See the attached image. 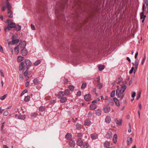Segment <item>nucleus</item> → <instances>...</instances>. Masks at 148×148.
Here are the masks:
<instances>
[{"mask_svg": "<svg viewBox=\"0 0 148 148\" xmlns=\"http://www.w3.org/2000/svg\"><path fill=\"white\" fill-rule=\"evenodd\" d=\"M76 143L78 146L81 147L83 145V141L81 138H79L77 140Z\"/></svg>", "mask_w": 148, "mask_h": 148, "instance_id": "nucleus-6", "label": "nucleus"}, {"mask_svg": "<svg viewBox=\"0 0 148 148\" xmlns=\"http://www.w3.org/2000/svg\"><path fill=\"white\" fill-rule=\"evenodd\" d=\"M19 70L25 71L24 73V75L25 77H28L29 67L26 66L24 65V63L23 62H21L19 65Z\"/></svg>", "mask_w": 148, "mask_h": 148, "instance_id": "nucleus-1", "label": "nucleus"}, {"mask_svg": "<svg viewBox=\"0 0 148 148\" xmlns=\"http://www.w3.org/2000/svg\"><path fill=\"white\" fill-rule=\"evenodd\" d=\"M82 94V92L80 91H78L77 93V96H80Z\"/></svg>", "mask_w": 148, "mask_h": 148, "instance_id": "nucleus-55", "label": "nucleus"}, {"mask_svg": "<svg viewBox=\"0 0 148 148\" xmlns=\"http://www.w3.org/2000/svg\"><path fill=\"white\" fill-rule=\"evenodd\" d=\"M115 122L116 124L118 125H121L122 123V119H120L119 121V120L117 119H115Z\"/></svg>", "mask_w": 148, "mask_h": 148, "instance_id": "nucleus-18", "label": "nucleus"}, {"mask_svg": "<svg viewBox=\"0 0 148 148\" xmlns=\"http://www.w3.org/2000/svg\"><path fill=\"white\" fill-rule=\"evenodd\" d=\"M90 121L89 119H87L85 121L84 124L86 126H89L90 124Z\"/></svg>", "mask_w": 148, "mask_h": 148, "instance_id": "nucleus-19", "label": "nucleus"}, {"mask_svg": "<svg viewBox=\"0 0 148 148\" xmlns=\"http://www.w3.org/2000/svg\"><path fill=\"white\" fill-rule=\"evenodd\" d=\"M24 57L21 56H19L17 59V61L18 62H21L24 59Z\"/></svg>", "mask_w": 148, "mask_h": 148, "instance_id": "nucleus-30", "label": "nucleus"}, {"mask_svg": "<svg viewBox=\"0 0 148 148\" xmlns=\"http://www.w3.org/2000/svg\"><path fill=\"white\" fill-rule=\"evenodd\" d=\"M134 67H132L131 68V69L130 70V71H129V73L130 74L132 73L133 71V70H134Z\"/></svg>", "mask_w": 148, "mask_h": 148, "instance_id": "nucleus-54", "label": "nucleus"}, {"mask_svg": "<svg viewBox=\"0 0 148 148\" xmlns=\"http://www.w3.org/2000/svg\"><path fill=\"white\" fill-rule=\"evenodd\" d=\"M40 62V60H38L34 63V64L35 66H37L39 64Z\"/></svg>", "mask_w": 148, "mask_h": 148, "instance_id": "nucleus-43", "label": "nucleus"}, {"mask_svg": "<svg viewBox=\"0 0 148 148\" xmlns=\"http://www.w3.org/2000/svg\"><path fill=\"white\" fill-rule=\"evenodd\" d=\"M86 83H83L82 84V85L81 88L82 89H84L86 87Z\"/></svg>", "mask_w": 148, "mask_h": 148, "instance_id": "nucleus-44", "label": "nucleus"}, {"mask_svg": "<svg viewBox=\"0 0 148 148\" xmlns=\"http://www.w3.org/2000/svg\"><path fill=\"white\" fill-rule=\"evenodd\" d=\"M9 112L8 111H5L3 113V115L5 116H7Z\"/></svg>", "mask_w": 148, "mask_h": 148, "instance_id": "nucleus-51", "label": "nucleus"}, {"mask_svg": "<svg viewBox=\"0 0 148 148\" xmlns=\"http://www.w3.org/2000/svg\"><path fill=\"white\" fill-rule=\"evenodd\" d=\"M136 93L135 92H132V98H134L135 96Z\"/></svg>", "mask_w": 148, "mask_h": 148, "instance_id": "nucleus-50", "label": "nucleus"}, {"mask_svg": "<svg viewBox=\"0 0 148 148\" xmlns=\"http://www.w3.org/2000/svg\"><path fill=\"white\" fill-rule=\"evenodd\" d=\"M103 108L104 112L106 113H108L111 110L110 107L108 106H105Z\"/></svg>", "mask_w": 148, "mask_h": 148, "instance_id": "nucleus-8", "label": "nucleus"}, {"mask_svg": "<svg viewBox=\"0 0 148 148\" xmlns=\"http://www.w3.org/2000/svg\"><path fill=\"white\" fill-rule=\"evenodd\" d=\"M127 88L125 85L122 86L120 90L119 88H117L116 90V95L118 98L120 97L121 95L124 92Z\"/></svg>", "mask_w": 148, "mask_h": 148, "instance_id": "nucleus-2", "label": "nucleus"}, {"mask_svg": "<svg viewBox=\"0 0 148 148\" xmlns=\"http://www.w3.org/2000/svg\"><path fill=\"white\" fill-rule=\"evenodd\" d=\"M6 96H7V94H5L3 96L1 97L0 98V99L2 100H3L4 99H5L6 98Z\"/></svg>", "mask_w": 148, "mask_h": 148, "instance_id": "nucleus-48", "label": "nucleus"}, {"mask_svg": "<svg viewBox=\"0 0 148 148\" xmlns=\"http://www.w3.org/2000/svg\"><path fill=\"white\" fill-rule=\"evenodd\" d=\"M104 146L107 148L110 147V143L108 141H106L104 143Z\"/></svg>", "mask_w": 148, "mask_h": 148, "instance_id": "nucleus-25", "label": "nucleus"}, {"mask_svg": "<svg viewBox=\"0 0 148 148\" xmlns=\"http://www.w3.org/2000/svg\"><path fill=\"white\" fill-rule=\"evenodd\" d=\"M8 16L10 18H12L13 17V14L12 12L10 10H9L8 12Z\"/></svg>", "mask_w": 148, "mask_h": 148, "instance_id": "nucleus-29", "label": "nucleus"}, {"mask_svg": "<svg viewBox=\"0 0 148 148\" xmlns=\"http://www.w3.org/2000/svg\"><path fill=\"white\" fill-rule=\"evenodd\" d=\"M103 86L102 84L101 83H99L98 85V87L99 89H100L102 88Z\"/></svg>", "mask_w": 148, "mask_h": 148, "instance_id": "nucleus-45", "label": "nucleus"}, {"mask_svg": "<svg viewBox=\"0 0 148 148\" xmlns=\"http://www.w3.org/2000/svg\"><path fill=\"white\" fill-rule=\"evenodd\" d=\"M138 66H136V65H135V67L134 69V73L136 72V70L137 69Z\"/></svg>", "mask_w": 148, "mask_h": 148, "instance_id": "nucleus-61", "label": "nucleus"}, {"mask_svg": "<svg viewBox=\"0 0 148 148\" xmlns=\"http://www.w3.org/2000/svg\"><path fill=\"white\" fill-rule=\"evenodd\" d=\"M64 94L63 91H60L59 92L57 97L58 99H60L64 96Z\"/></svg>", "mask_w": 148, "mask_h": 148, "instance_id": "nucleus-11", "label": "nucleus"}, {"mask_svg": "<svg viewBox=\"0 0 148 148\" xmlns=\"http://www.w3.org/2000/svg\"><path fill=\"white\" fill-rule=\"evenodd\" d=\"M33 82L35 85H37L38 83L39 80L37 78H35L33 80Z\"/></svg>", "mask_w": 148, "mask_h": 148, "instance_id": "nucleus-35", "label": "nucleus"}, {"mask_svg": "<svg viewBox=\"0 0 148 148\" xmlns=\"http://www.w3.org/2000/svg\"><path fill=\"white\" fill-rule=\"evenodd\" d=\"M56 102V101L55 100H53L49 102V104L52 105L54 104Z\"/></svg>", "mask_w": 148, "mask_h": 148, "instance_id": "nucleus-47", "label": "nucleus"}, {"mask_svg": "<svg viewBox=\"0 0 148 148\" xmlns=\"http://www.w3.org/2000/svg\"><path fill=\"white\" fill-rule=\"evenodd\" d=\"M89 146V144L87 143H84L83 145L84 148H88Z\"/></svg>", "mask_w": 148, "mask_h": 148, "instance_id": "nucleus-40", "label": "nucleus"}, {"mask_svg": "<svg viewBox=\"0 0 148 148\" xmlns=\"http://www.w3.org/2000/svg\"><path fill=\"white\" fill-rule=\"evenodd\" d=\"M108 103L111 105H113L114 104L113 100L111 99H109L108 100Z\"/></svg>", "mask_w": 148, "mask_h": 148, "instance_id": "nucleus-36", "label": "nucleus"}, {"mask_svg": "<svg viewBox=\"0 0 148 148\" xmlns=\"http://www.w3.org/2000/svg\"><path fill=\"white\" fill-rule=\"evenodd\" d=\"M31 117L34 118L36 117V114L35 113H33L31 116Z\"/></svg>", "mask_w": 148, "mask_h": 148, "instance_id": "nucleus-63", "label": "nucleus"}, {"mask_svg": "<svg viewBox=\"0 0 148 148\" xmlns=\"http://www.w3.org/2000/svg\"><path fill=\"white\" fill-rule=\"evenodd\" d=\"M60 99V101L62 103H64L66 102L67 100V99L65 97H62Z\"/></svg>", "mask_w": 148, "mask_h": 148, "instance_id": "nucleus-27", "label": "nucleus"}, {"mask_svg": "<svg viewBox=\"0 0 148 148\" xmlns=\"http://www.w3.org/2000/svg\"><path fill=\"white\" fill-rule=\"evenodd\" d=\"M71 137L72 134L69 133H67L65 136V138L67 140H69L71 138Z\"/></svg>", "mask_w": 148, "mask_h": 148, "instance_id": "nucleus-14", "label": "nucleus"}, {"mask_svg": "<svg viewBox=\"0 0 148 148\" xmlns=\"http://www.w3.org/2000/svg\"><path fill=\"white\" fill-rule=\"evenodd\" d=\"M91 137L92 140H95L98 137V135L96 134H93L91 135Z\"/></svg>", "mask_w": 148, "mask_h": 148, "instance_id": "nucleus-13", "label": "nucleus"}, {"mask_svg": "<svg viewBox=\"0 0 148 148\" xmlns=\"http://www.w3.org/2000/svg\"><path fill=\"white\" fill-rule=\"evenodd\" d=\"M27 90H25L23 91L21 95V96L23 95L25 93H27Z\"/></svg>", "mask_w": 148, "mask_h": 148, "instance_id": "nucleus-49", "label": "nucleus"}, {"mask_svg": "<svg viewBox=\"0 0 148 148\" xmlns=\"http://www.w3.org/2000/svg\"><path fill=\"white\" fill-rule=\"evenodd\" d=\"M21 53L23 56H25L27 54V51L25 48H23L21 51Z\"/></svg>", "mask_w": 148, "mask_h": 148, "instance_id": "nucleus-9", "label": "nucleus"}, {"mask_svg": "<svg viewBox=\"0 0 148 148\" xmlns=\"http://www.w3.org/2000/svg\"><path fill=\"white\" fill-rule=\"evenodd\" d=\"M21 26L19 25H17L16 26L14 27L15 30L17 31H20L21 29Z\"/></svg>", "mask_w": 148, "mask_h": 148, "instance_id": "nucleus-24", "label": "nucleus"}, {"mask_svg": "<svg viewBox=\"0 0 148 148\" xmlns=\"http://www.w3.org/2000/svg\"><path fill=\"white\" fill-rule=\"evenodd\" d=\"M141 94L140 92H139L138 93L136 97L137 100H138L140 97Z\"/></svg>", "mask_w": 148, "mask_h": 148, "instance_id": "nucleus-38", "label": "nucleus"}, {"mask_svg": "<svg viewBox=\"0 0 148 148\" xmlns=\"http://www.w3.org/2000/svg\"><path fill=\"white\" fill-rule=\"evenodd\" d=\"M69 88L70 90L73 91L74 89V87L73 85H70L69 86Z\"/></svg>", "mask_w": 148, "mask_h": 148, "instance_id": "nucleus-42", "label": "nucleus"}, {"mask_svg": "<svg viewBox=\"0 0 148 148\" xmlns=\"http://www.w3.org/2000/svg\"><path fill=\"white\" fill-rule=\"evenodd\" d=\"M115 90H113L112 91L110 94V97H114L115 95Z\"/></svg>", "mask_w": 148, "mask_h": 148, "instance_id": "nucleus-41", "label": "nucleus"}, {"mask_svg": "<svg viewBox=\"0 0 148 148\" xmlns=\"http://www.w3.org/2000/svg\"><path fill=\"white\" fill-rule=\"evenodd\" d=\"M4 123H5V122H3L1 124V131H2V130H3V127L4 126Z\"/></svg>", "mask_w": 148, "mask_h": 148, "instance_id": "nucleus-58", "label": "nucleus"}, {"mask_svg": "<svg viewBox=\"0 0 148 148\" xmlns=\"http://www.w3.org/2000/svg\"><path fill=\"white\" fill-rule=\"evenodd\" d=\"M45 109V106H41L39 107V110L40 111L43 112L44 111Z\"/></svg>", "mask_w": 148, "mask_h": 148, "instance_id": "nucleus-32", "label": "nucleus"}, {"mask_svg": "<svg viewBox=\"0 0 148 148\" xmlns=\"http://www.w3.org/2000/svg\"><path fill=\"white\" fill-rule=\"evenodd\" d=\"M96 81H97V82L98 83H100L99 82L100 81V78L99 77H98L96 78Z\"/></svg>", "mask_w": 148, "mask_h": 148, "instance_id": "nucleus-62", "label": "nucleus"}, {"mask_svg": "<svg viewBox=\"0 0 148 148\" xmlns=\"http://www.w3.org/2000/svg\"><path fill=\"white\" fill-rule=\"evenodd\" d=\"M18 119H19L24 120L26 118V116L24 114L19 115L18 116Z\"/></svg>", "mask_w": 148, "mask_h": 148, "instance_id": "nucleus-22", "label": "nucleus"}, {"mask_svg": "<svg viewBox=\"0 0 148 148\" xmlns=\"http://www.w3.org/2000/svg\"><path fill=\"white\" fill-rule=\"evenodd\" d=\"M20 44L22 47L23 48H25V47L26 45V43L25 41H23L20 43Z\"/></svg>", "mask_w": 148, "mask_h": 148, "instance_id": "nucleus-28", "label": "nucleus"}, {"mask_svg": "<svg viewBox=\"0 0 148 148\" xmlns=\"http://www.w3.org/2000/svg\"><path fill=\"white\" fill-rule=\"evenodd\" d=\"M70 93V91L69 89H66L64 92V95L66 96H68Z\"/></svg>", "mask_w": 148, "mask_h": 148, "instance_id": "nucleus-33", "label": "nucleus"}, {"mask_svg": "<svg viewBox=\"0 0 148 148\" xmlns=\"http://www.w3.org/2000/svg\"><path fill=\"white\" fill-rule=\"evenodd\" d=\"M97 107V105L95 104H92L90 106V109L92 110H93L96 109Z\"/></svg>", "mask_w": 148, "mask_h": 148, "instance_id": "nucleus-16", "label": "nucleus"}, {"mask_svg": "<svg viewBox=\"0 0 148 148\" xmlns=\"http://www.w3.org/2000/svg\"><path fill=\"white\" fill-rule=\"evenodd\" d=\"M145 59H146V56H145V55L144 56V57L143 58L142 62V64H144V63L145 60Z\"/></svg>", "mask_w": 148, "mask_h": 148, "instance_id": "nucleus-53", "label": "nucleus"}, {"mask_svg": "<svg viewBox=\"0 0 148 148\" xmlns=\"http://www.w3.org/2000/svg\"><path fill=\"white\" fill-rule=\"evenodd\" d=\"M76 126L77 129L78 130H80L81 128V125L79 123H77L76 125Z\"/></svg>", "mask_w": 148, "mask_h": 148, "instance_id": "nucleus-39", "label": "nucleus"}, {"mask_svg": "<svg viewBox=\"0 0 148 148\" xmlns=\"http://www.w3.org/2000/svg\"><path fill=\"white\" fill-rule=\"evenodd\" d=\"M15 27V24L13 23H10L7 25V26L5 29L6 32L9 31L11 28H14Z\"/></svg>", "mask_w": 148, "mask_h": 148, "instance_id": "nucleus-3", "label": "nucleus"}, {"mask_svg": "<svg viewBox=\"0 0 148 148\" xmlns=\"http://www.w3.org/2000/svg\"><path fill=\"white\" fill-rule=\"evenodd\" d=\"M132 142V139L131 137H128L127 138V144L129 145Z\"/></svg>", "mask_w": 148, "mask_h": 148, "instance_id": "nucleus-21", "label": "nucleus"}, {"mask_svg": "<svg viewBox=\"0 0 148 148\" xmlns=\"http://www.w3.org/2000/svg\"><path fill=\"white\" fill-rule=\"evenodd\" d=\"M30 97L29 96H25L24 99V100L25 102H28L30 100Z\"/></svg>", "mask_w": 148, "mask_h": 148, "instance_id": "nucleus-34", "label": "nucleus"}, {"mask_svg": "<svg viewBox=\"0 0 148 148\" xmlns=\"http://www.w3.org/2000/svg\"><path fill=\"white\" fill-rule=\"evenodd\" d=\"M117 135L116 134H114L113 140V141L114 143H116L117 142Z\"/></svg>", "mask_w": 148, "mask_h": 148, "instance_id": "nucleus-26", "label": "nucleus"}, {"mask_svg": "<svg viewBox=\"0 0 148 148\" xmlns=\"http://www.w3.org/2000/svg\"><path fill=\"white\" fill-rule=\"evenodd\" d=\"M69 144L71 147H74L75 145V141L73 140H71L69 142Z\"/></svg>", "mask_w": 148, "mask_h": 148, "instance_id": "nucleus-7", "label": "nucleus"}, {"mask_svg": "<svg viewBox=\"0 0 148 148\" xmlns=\"http://www.w3.org/2000/svg\"><path fill=\"white\" fill-rule=\"evenodd\" d=\"M19 46H17L16 47L14 48V50L16 51L17 54H18L19 53Z\"/></svg>", "mask_w": 148, "mask_h": 148, "instance_id": "nucleus-37", "label": "nucleus"}, {"mask_svg": "<svg viewBox=\"0 0 148 148\" xmlns=\"http://www.w3.org/2000/svg\"><path fill=\"white\" fill-rule=\"evenodd\" d=\"M146 9L145 8V4H143L142 8L143 12L141 13L140 19L144 18L145 19V18L146 17V15L144 14V12L146 11Z\"/></svg>", "mask_w": 148, "mask_h": 148, "instance_id": "nucleus-5", "label": "nucleus"}, {"mask_svg": "<svg viewBox=\"0 0 148 148\" xmlns=\"http://www.w3.org/2000/svg\"><path fill=\"white\" fill-rule=\"evenodd\" d=\"M17 37L14 35L12 36V43L11 44L12 45L18 43L19 42V40L17 39Z\"/></svg>", "mask_w": 148, "mask_h": 148, "instance_id": "nucleus-4", "label": "nucleus"}, {"mask_svg": "<svg viewBox=\"0 0 148 148\" xmlns=\"http://www.w3.org/2000/svg\"><path fill=\"white\" fill-rule=\"evenodd\" d=\"M92 112H90L88 113V116L89 117H91L92 116Z\"/></svg>", "mask_w": 148, "mask_h": 148, "instance_id": "nucleus-52", "label": "nucleus"}, {"mask_svg": "<svg viewBox=\"0 0 148 148\" xmlns=\"http://www.w3.org/2000/svg\"><path fill=\"white\" fill-rule=\"evenodd\" d=\"M111 120V118L110 116H107L105 119L106 122L108 123H110Z\"/></svg>", "mask_w": 148, "mask_h": 148, "instance_id": "nucleus-23", "label": "nucleus"}, {"mask_svg": "<svg viewBox=\"0 0 148 148\" xmlns=\"http://www.w3.org/2000/svg\"><path fill=\"white\" fill-rule=\"evenodd\" d=\"M77 136L79 138H81L83 136V134L82 133H78L77 134Z\"/></svg>", "mask_w": 148, "mask_h": 148, "instance_id": "nucleus-46", "label": "nucleus"}, {"mask_svg": "<svg viewBox=\"0 0 148 148\" xmlns=\"http://www.w3.org/2000/svg\"><path fill=\"white\" fill-rule=\"evenodd\" d=\"M112 133L110 131H108L106 135L107 137L108 138H111L112 137Z\"/></svg>", "mask_w": 148, "mask_h": 148, "instance_id": "nucleus-17", "label": "nucleus"}, {"mask_svg": "<svg viewBox=\"0 0 148 148\" xmlns=\"http://www.w3.org/2000/svg\"><path fill=\"white\" fill-rule=\"evenodd\" d=\"M114 102L116 105L119 106L120 105V103L118 99L116 98H113Z\"/></svg>", "mask_w": 148, "mask_h": 148, "instance_id": "nucleus-12", "label": "nucleus"}, {"mask_svg": "<svg viewBox=\"0 0 148 148\" xmlns=\"http://www.w3.org/2000/svg\"><path fill=\"white\" fill-rule=\"evenodd\" d=\"M135 65L138 66V60L136 59L135 61Z\"/></svg>", "mask_w": 148, "mask_h": 148, "instance_id": "nucleus-57", "label": "nucleus"}, {"mask_svg": "<svg viewBox=\"0 0 148 148\" xmlns=\"http://www.w3.org/2000/svg\"><path fill=\"white\" fill-rule=\"evenodd\" d=\"M105 67V66L103 65H99L98 66V69L100 71L103 70Z\"/></svg>", "mask_w": 148, "mask_h": 148, "instance_id": "nucleus-31", "label": "nucleus"}, {"mask_svg": "<svg viewBox=\"0 0 148 148\" xmlns=\"http://www.w3.org/2000/svg\"><path fill=\"white\" fill-rule=\"evenodd\" d=\"M31 27L32 29V30H34L35 29V26L31 24Z\"/></svg>", "mask_w": 148, "mask_h": 148, "instance_id": "nucleus-56", "label": "nucleus"}, {"mask_svg": "<svg viewBox=\"0 0 148 148\" xmlns=\"http://www.w3.org/2000/svg\"><path fill=\"white\" fill-rule=\"evenodd\" d=\"M101 111L100 109H97L96 110V114L98 116H100L101 114Z\"/></svg>", "mask_w": 148, "mask_h": 148, "instance_id": "nucleus-20", "label": "nucleus"}, {"mask_svg": "<svg viewBox=\"0 0 148 148\" xmlns=\"http://www.w3.org/2000/svg\"><path fill=\"white\" fill-rule=\"evenodd\" d=\"M145 2V4L147 6V9H148V0H144Z\"/></svg>", "mask_w": 148, "mask_h": 148, "instance_id": "nucleus-60", "label": "nucleus"}, {"mask_svg": "<svg viewBox=\"0 0 148 148\" xmlns=\"http://www.w3.org/2000/svg\"><path fill=\"white\" fill-rule=\"evenodd\" d=\"M25 61L26 65V66L28 67V66H30L32 65V63L29 60L26 59L25 60Z\"/></svg>", "mask_w": 148, "mask_h": 148, "instance_id": "nucleus-10", "label": "nucleus"}, {"mask_svg": "<svg viewBox=\"0 0 148 148\" xmlns=\"http://www.w3.org/2000/svg\"><path fill=\"white\" fill-rule=\"evenodd\" d=\"M91 98V95L90 94L85 95L84 96V99L86 101H88Z\"/></svg>", "mask_w": 148, "mask_h": 148, "instance_id": "nucleus-15", "label": "nucleus"}, {"mask_svg": "<svg viewBox=\"0 0 148 148\" xmlns=\"http://www.w3.org/2000/svg\"><path fill=\"white\" fill-rule=\"evenodd\" d=\"M0 51L2 53H3V47L1 45H0Z\"/></svg>", "mask_w": 148, "mask_h": 148, "instance_id": "nucleus-59", "label": "nucleus"}, {"mask_svg": "<svg viewBox=\"0 0 148 148\" xmlns=\"http://www.w3.org/2000/svg\"><path fill=\"white\" fill-rule=\"evenodd\" d=\"M29 81H27L26 82V87H27L29 86Z\"/></svg>", "mask_w": 148, "mask_h": 148, "instance_id": "nucleus-64", "label": "nucleus"}]
</instances>
